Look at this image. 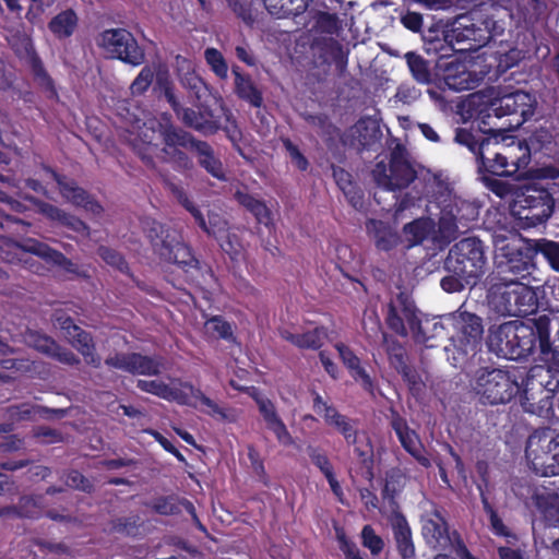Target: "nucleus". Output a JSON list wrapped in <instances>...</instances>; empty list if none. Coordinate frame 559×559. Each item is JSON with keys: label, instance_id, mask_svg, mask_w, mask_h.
<instances>
[{"label": "nucleus", "instance_id": "obj_1", "mask_svg": "<svg viewBox=\"0 0 559 559\" xmlns=\"http://www.w3.org/2000/svg\"><path fill=\"white\" fill-rule=\"evenodd\" d=\"M454 140L474 153L481 176L509 177L527 166L525 154H519L522 142L506 143L498 135L483 136L465 128L456 129Z\"/></svg>", "mask_w": 559, "mask_h": 559}, {"label": "nucleus", "instance_id": "obj_2", "mask_svg": "<svg viewBox=\"0 0 559 559\" xmlns=\"http://www.w3.org/2000/svg\"><path fill=\"white\" fill-rule=\"evenodd\" d=\"M486 263L484 246L479 239H461L451 247L444 259L443 269L448 275L441 280V288L453 294L466 287H475L485 274Z\"/></svg>", "mask_w": 559, "mask_h": 559}, {"label": "nucleus", "instance_id": "obj_3", "mask_svg": "<svg viewBox=\"0 0 559 559\" xmlns=\"http://www.w3.org/2000/svg\"><path fill=\"white\" fill-rule=\"evenodd\" d=\"M485 300L490 318H525L535 314L539 308L534 287L507 277L487 278Z\"/></svg>", "mask_w": 559, "mask_h": 559}, {"label": "nucleus", "instance_id": "obj_4", "mask_svg": "<svg viewBox=\"0 0 559 559\" xmlns=\"http://www.w3.org/2000/svg\"><path fill=\"white\" fill-rule=\"evenodd\" d=\"M451 318L455 333L450 337V345L445 347L448 360L453 367L464 369L481 344L483 318L464 310L463 306Z\"/></svg>", "mask_w": 559, "mask_h": 559}, {"label": "nucleus", "instance_id": "obj_5", "mask_svg": "<svg viewBox=\"0 0 559 559\" xmlns=\"http://www.w3.org/2000/svg\"><path fill=\"white\" fill-rule=\"evenodd\" d=\"M417 312L413 299L406 293L401 292L389 302L385 321L392 331L402 336L407 335L405 324H408L417 343L425 344L426 347H435L436 344L431 341L438 333L443 332V325L428 320L423 323Z\"/></svg>", "mask_w": 559, "mask_h": 559}, {"label": "nucleus", "instance_id": "obj_6", "mask_svg": "<svg viewBox=\"0 0 559 559\" xmlns=\"http://www.w3.org/2000/svg\"><path fill=\"white\" fill-rule=\"evenodd\" d=\"M469 386L483 405L507 404L520 390L516 380L508 370L493 367L478 368L469 381Z\"/></svg>", "mask_w": 559, "mask_h": 559}, {"label": "nucleus", "instance_id": "obj_7", "mask_svg": "<svg viewBox=\"0 0 559 559\" xmlns=\"http://www.w3.org/2000/svg\"><path fill=\"white\" fill-rule=\"evenodd\" d=\"M372 178L378 187L388 191H402L411 186L417 171L407 148L396 140L390 146L389 163L379 162L372 169Z\"/></svg>", "mask_w": 559, "mask_h": 559}, {"label": "nucleus", "instance_id": "obj_8", "mask_svg": "<svg viewBox=\"0 0 559 559\" xmlns=\"http://www.w3.org/2000/svg\"><path fill=\"white\" fill-rule=\"evenodd\" d=\"M156 131L163 143L160 160L171 165L179 173L192 170L193 160L183 150L192 151L194 135L174 124L170 116L167 114H164L157 121Z\"/></svg>", "mask_w": 559, "mask_h": 559}, {"label": "nucleus", "instance_id": "obj_9", "mask_svg": "<svg viewBox=\"0 0 559 559\" xmlns=\"http://www.w3.org/2000/svg\"><path fill=\"white\" fill-rule=\"evenodd\" d=\"M525 456L536 475H559V435L550 428L535 430L527 439Z\"/></svg>", "mask_w": 559, "mask_h": 559}, {"label": "nucleus", "instance_id": "obj_10", "mask_svg": "<svg viewBox=\"0 0 559 559\" xmlns=\"http://www.w3.org/2000/svg\"><path fill=\"white\" fill-rule=\"evenodd\" d=\"M97 45L112 58H117L133 67L145 60L144 50L139 46L134 36L124 28L106 29L96 39Z\"/></svg>", "mask_w": 559, "mask_h": 559}, {"label": "nucleus", "instance_id": "obj_11", "mask_svg": "<svg viewBox=\"0 0 559 559\" xmlns=\"http://www.w3.org/2000/svg\"><path fill=\"white\" fill-rule=\"evenodd\" d=\"M535 104L536 99L532 94L518 90L492 100L490 110L498 118L512 116L513 120L509 126L520 127L534 115Z\"/></svg>", "mask_w": 559, "mask_h": 559}, {"label": "nucleus", "instance_id": "obj_12", "mask_svg": "<svg viewBox=\"0 0 559 559\" xmlns=\"http://www.w3.org/2000/svg\"><path fill=\"white\" fill-rule=\"evenodd\" d=\"M516 204L527 213L523 216L533 225L546 222L554 210V199L549 191L538 185H526L520 189Z\"/></svg>", "mask_w": 559, "mask_h": 559}, {"label": "nucleus", "instance_id": "obj_13", "mask_svg": "<svg viewBox=\"0 0 559 559\" xmlns=\"http://www.w3.org/2000/svg\"><path fill=\"white\" fill-rule=\"evenodd\" d=\"M105 365L131 374L158 376L164 368V359L160 356L117 352L105 359Z\"/></svg>", "mask_w": 559, "mask_h": 559}, {"label": "nucleus", "instance_id": "obj_14", "mask_svg": "<svg viewBox=\"0 0 559 559\" xmlns=\"http://www.w3.org/2000/svg\"><path fill=\"white\" fill-rule=\"evenodd\" d=\"M484 25V20L476 21L471 14H461L451 23L445 39L451 43L471 41L465 49H477L489 43V33Z\"/></svg>", "mask_w": 559, "mask_h": 559}, {"label": "nucleus", "instance_id": "obj_15", "mask_svg": "<svg viewBox=\"0 0 559 559\" xmlns=\"http://www.w3.org/2000/svg\"><path fill=\"white\" fill-rule=\"evenodd\" d=\"M46 170L51 175L58 185L62 198L75 206H81L93 215H100L104 207L96 201L85 189L80 187L74 180L68 179L66 176L59 175L50 167Z\"/></svg>", "mask_w": 559, "mask_h": 559}, {"label": "nucleus", "instance_id": "obj_16", "mask_svg": "<svg viewBox=\"0 0 559 559\" xmlns=\"http://www.w3.org/2000/svg\"><path fill=\"white\" fill-rule=\"evenodd\" d=\"M514 336H516L515 320L491 324L488 328L487 336L489 350L495 353L498 357L514 360Z\"/></svg>", "mask_w": 559, "mask_h": 559}, {"label": "nucleus", "instance_id": "obj_17", "mask_svg": "<svg viewBox=\"0 0 559 559\" xmlns=\"http://www.w3.org/2000/svg\"><path fill=\"white\" fill-rule=\"evenodd\" d=\"M24 199L32 203L45 217L50 221L58 222L60 225L69 228L70 230L78 233L84 237H90L91 229L81 218L70 214L62 209L39 200L33 195H25Z\"/></svg>", "mask_w": 559, "mask_h": 559}, {"label": "nucleus", "instance_id": "obj_18", "mask_svg": "<svg viewBox=\"0 0 559 559\" xmlns=\"http://www.w3.org/2000/svg\"><path fill=\"white\" fill-rule=\"evenodd\" d=\"M380 135L381 132L376 121L370 118H361L344 133L342 142L344 145L360 151L376 143Z\"/></svg>", "mask_w": 559, "mask_h": 559}, {"label": "nucleus", "instance_id": "obj_19", "mask_svg": "<svg viewBox=\"0 0 559 559\" xmlns=\"http://www.w3.org/2000/svg\"><path fill=\"white\" fill-rule=\"evenodd\" d=\"M391 427L399 437L402 447L416 459V461L424 467L430 466V460L423 455L421 443L417 433L411 429L406 420L401 417L396 412H392Z\"/></svg>", "mask_w": 559, "mask_h": 559}, {"label": "nucleus", "instance_id": "obj_20", "mask_svg": "<svg viewBox=\"0 0 559 559\" xmlns=\"http://www.w3.org/2000/svg\"><path fill=\"white\" fill-rule=\"evenodd\" d=\"M177 118L186 128L195 130L205 136L213 135L221 129V124L214 119L211 109L194 110L190 107H183Z\"/></svg>", "mask_w": 559, "mask_h": 559}, {"label": "nucleus", "instance_id": "obj_21", "mask_svg": "<svg viewBox=\"0 0 559 559\" xmlns=\"http://www.w3.org/2000/svg\"><path fill=\"white\" fill-rule=\"evenodd\" d=\"M403 234L408 247L424 245L427 249H438L435 248V222L429 217L417 218L406 224Z\"/></svg>", "mask_w": 559, "mask_h": 559}, {"label": "nucleus", "instance_id": "obj_22", "mask_svg": "<svg viewBox=\"0 0 559 559\" xmlns=\"http://www.w3.org/2000/svg\"><path fill=\"white\" fill-rule=\"evenodd\" d=\"M556 151L557 142L552 133L546 128H539L528 136L525 141V145L522 144V151H519V154H525L528 163L532 154H540L550 157Z\"/></svg>", "mask_w": 559, "mask_h": 559}, {"label": "nucleus", "instance_id": "obj_23", "mask_svg": "<svg viewBox=\"0 0 559 559\" xmlns=\"http://www.w3.org/2000/svg\"><path fill=\"white\" fill-rule=\"evenodd\" d=\"M8 420L13 424L35 420L36 418H50L49 415H56L57 417H63L66 414L64 409L61 408H48L40 405H34L31 403H22L19 405H11L5 409Z\"/></svg>", "mask_w": 559, "mask_h": 559}, {"label": "nucleus", "instance_id": "obj_24", "mask_svg": "<svg viewBox=\"0 0 559 559\" xmlns=\"http://www.w3.org/2000/svg\"><path fill=\"white\" fill-rule=\"evenodd\" d=\"M192 152H194L198 164L212 177L225 181L226 174L219 157L216 156L214 148L205 141L194 136Z\"/></svg>", "mask_w": 559, "mask_h": 559}, {"label": "nucleus", "instance_id": "obj_25", "mask_svg": "<svg viewBox=\"0 0 559 559\" xmlns=\"http://www.w3.org/2000/svg\"><path fill=\"white\" fill-rule=\"evenodd\" d=\"M514 360L526 358L536 353L537 329L532 320L523 322L515 320Z\"/></svg>", "mask_w": 559, "mask_h": 559}, {"label": "nucleus", "instance_id": "obj_26", "mask_svg": "<svg viewBox=\"0 0 559 559\" xmlns=\"http://www.w3.org/2000/svg\"><path fill=\"white\" fill-rule=\"evenodd\" d=\"M423 536L433 549H447L451 546L448 523L438 512L424 522Z\"/></svg>", "mask_w": 559, "mask_h": 559}, {"label": "nucleus", "instance_id": "obj_27", "mask_svg": "<svg viewBox=\"0 0 559 559\" xmlns=\"http://www.w3.org/2000/svg\"><path fill=\"white\" fill-rule=\"evenodd\" d=\"M185 383L180 382L178 388H174L159 380H138L136 388L143 392L182 405L183 403H190L187 397L188 389L185 388Z\"/></svg>", "mask_w": 559, "mask_h": 559}, {"label": "nucleus", "instance_id": "obj_28", "mask_svg": "<svg viewBox=\"0 0 559 559\" xmlns=\"http://www.w3.org/2000/svg\"><path fill=\"white\" fill-rule=\"evenodd\" d=\"M17 247L25 252L33 253L48 263L57 266H61L69 271L73 266V263L62 252L50 248L47 243L38 241L33 238H28L17 243Z\"/></svg>", "mask_w": 559, "mask_h": 559}, {"label": "nucleus", "instance_id": "obj_29", "mask_svg": "<svg viewBox=\"0 0 559 559\" xmlns=\"http://www.w3.org/2000/svg\"><path fill=\"white\" fill-rule=\"evenodd\" d=\"M537 329V347L538 359L546 364L559 362V353L552 347L549 337L550 318L547 314H542L532 320Z\"/></svg>", "mask_w": 559, "mask_h": 559}, {"label": "nucleus", "instance_id": "obj_30", "mask_svg": "<svg viewBox=\"0 0 559 559\" xmlns=\"http://www.w3.org/2000/svg\"><path fill=\"white\" fill-rule=\"evenodd\" d=\"M69 343L83 356L85 362L94 368L102 365L100 357L96 354L93 336L82 328H73L72 333L66 337Z\"/></svg>", "mask_w": 559, "mask_h": 559}, {"label": "nucleus", "instance_id": "obj_31", "mask_svg": "<svg viewBox=\"0 0 559 559\" xmlns=\"http://www.w3.org/2000/svg\"><path fill=\"white\" fill-rule=\"evenodd\" d=\"M257 402L259 411L266 423V427L274 432L278 442L284 445L293 444V438L285 424L277 415L274 404L267 399H260Z\"/></svg>", "mask_w": 559, "mask_h": 559}, {"label": "nucleus", "instance_id": "obj_32", "mask_svg": "<svg viewBox=\"0 0 559 559\" xmlns=\"http://www.w3.org/2000/svg\"><path fill=\"white\" fill-rule=\"evenodd\" d=\"M231 71L235 76L234 91L236 95L255 108L261 107L263 104V96L261 91L255 86L251 76L241 73L238 66H234Z\"/></svg>", "mask_w": 559, "mask_h": 559}, {"label": "nucleus", "instance_id": "obj_33", "mask_svg": "<svg viewBox=\"0 0 559 559\" xmlns=\"http://www.w3.org/2000/svg\"><path fill=\"white\" fill-rule=\"evenodd\" d=\"M389 522L393 531V538L399 555L414 552L415 545L413 543L412 530L406 518L401 512H392L389 515Z\"/></svg>", "mask_w": 559, "mask_h": 559}, {"label": "nucleus", "instance_id": "obj_34", "mask_svg": "<svg viewBox=\"0 0 559 559\" xmlns=\"http://www.w3.org/2000/svg\"><path fill=\"white\" fill-rule=\"evenodd\" d=\"M166 249H163L159 258L166 262L175 263L186 271L197 269L199 261L193 257L191 249L178 241L176 237L170 241Z\"/></svg>", "mask_w": 559, "mask_h": 559}, {"label": "nucleus", "instance_id": "obj_35", "mask_svg": "<svg viewBox=\"0 0 559 559\" xmlns=\"http://www.w3.org/2000/svg\"><path fill=\"white\" fill-rule=\"evenodd\" d=\"M460 233L457 218L452 211L442 212L438 227L435 225V248L442 250L456 239Z\"/></svg>", "mask_w": 559, "mask_h": 559}, {"label": "nucleus", "instance_id": "obj_36", "mask_svg": "<svg viewBox=\"0 0 559 559\" xmlns=\"http://www.w3.org/2000/svg\"><path fill=\"white\" fill-rule=\"evenodd\" d=\"M143 230L151 241L154 252L158 255H160L163 249L170 246V241L175 238L168 228L152 218L143 221Z\"/></svg>", "mask_w": 559, "mask_h": 559}, {"label": "nucleus", "instance_id": "obj_37", "mask_svg": "<svg viewBox=\"0 0 559 559\" xmlns=\"http://www.w3.org/2000/svg\"><path fill=\"white\" fill-rule=\"evenodd\" d=\"M412 78L419 84L430 85L433 82V73L429 62L415 51L404 55Z\"/></svg>", "mask_w": 559, "mask_h": 559}, {"label": "nucleus", "instance_id": "obj_38", "mask_svg": "<svg viewBox=\"0 0 559 559\" xmlns=\"http://www.w3.org/2000/svg\"><path fill=\"white\" fill-rule=\"evenodd\" d=\"M235 200L246 207L259 223L267 225L271 219V213L263 201L255 199L246 191L237 190L234 194Z\"/></svg>", "mask_w": 559, "mask_h": 559}, {"label": "nucleus", "instance_id": "obj_39", "mask_svg": "<svg viewBox=\"0 0 559 559\" xmlns=\"http://www.w3.org/2000/svg\"><path fill=\"white\" fill-rule=\"evenodd\" d=\"M187 390V397L190 403H183L182 405L198 407V401L206 406L209 409L204 411L211 416H216L219 419H227L226 412L219 407L213 400L203 394L200 389L194 388L191 383H185Z\"/></svg>", "mask_w": 559, "mask_h": 559}, {"label": "nucleus", "instance_id": "obj_40", "mask_svg": "<svg viewBox=\"0 0 559 559\" xmlns=\"http://www.w3.org/2000/svg\"><path fill=\"white\" fill-rule=\"evenodd\" d=\"M78 25V16L73 10H66L57 14L48 24V28L58 38L70 37Z\"/></svg>", "mask_w": 559, "mask_h": 559}, {"label": "nucleus", "instance_id": "obj_41", "mask_svg": "<svg viewBox=\"0 0 559 559\" xmlns=\"http://www.w3.org/2000/svg\"><path fill=\"white\" fill-rule=\"evenodd\" d=\"M512 12L511 10L497 11V14H491L484 19V27L488 31L489 41L501 37L507 27L511 25Z\"/></svg>", "mask_w": 559, "mask_h": 559}, {"label": "nucleus", "instance_id": "obj_42", "mask_svg": "<svg viewBox=\"0 0 559 559\" xmlns=\"http://www.w3.org/2000/svg\"><path fill=\"white\" fill-rule=\"evenodd\" d=\"M22 338L28 347H33L47 356H49L52 348H56V341L52 337L33 329H26L22 333Z\"/></svg>", "mask_w": 559, "mask_h": 559}, {"label": "nucleus", "instance_id": "obj_43", "mask_svg": "<svg viewBox=\"0 0 559 559\" xmlns=\"http://www.w3.org/2000/svg\"><path fill=\"white\" fill-rule=\"evenodd\" d=\"M267 12L278 19L287 17L290 15H300L307 11L297 7L295 0H262Z\"/></svg>", "mask_w": 559, "mask_h": 559}, {"label": "nucleus", "instance_id": "obj_44", "mask_svg": "<svg viewBox=\"0 0 559 559\" xmlns=\"http://www.w3.org/2000/svg\"><path fill=\"white\" fill-rule=\"evenodd\" d=\"M179 500L175 495L159 496L144 504L159 515H178L181 512Z\"/></svg>", "mask_w": 559, "mask_h": 559}, {"label": "nucleus", "instance_id": "obj_45", "mask_svg": "<svg viewBox=\"0 0 559 559\" xmlns=\"http://www.w3.org/2000/svg\"><path fill=\"white\" fill-rule=\"evenodd\" d=\"M181 85L190 92V95L198 102L210 95L207 84L199 76L195 71L179 78Z\"/></svg>", "mask_w": 559, "mask_h": 559}, {"label": "nucleus", "instance_id": "obj_46", "mask_svg": "<svg viewBox=\"0 0 559 559\" xmlns=\"http://www.w3.org/2000/svg\"><path fill=\"white\" fill-rule=\"evenodd\" d=\"M16 504L21 519H37L44 508L43 496L24 495Z\"/></svg>", "mask_w": 559, "mask_h": 559}, {"label": "nucleus", "instance_id": "obj_47", "mask_svg": "<svg viewBox=\"0 0 559 559\" xmlns=\"http://www.w3.org/2000/svg\"><path fill=\"white\" fill-rule=\"evenodd\" d=\"M321 50L341 69L346 67L347 58L342 44L332 38H323L319 41Z\"/></svg>", "mask_w": 559, "mask_h": 559}, {"label": "nucleus", "instance_id": "obj_48", "mask_svg": "<svg viewBox=\"0 0 559 559\" xmlns=\"http://www.w3.org/2000/svg\"><path fill=\"white\" fill-rule=\"evenodd\" d=\"M328 337V332L324 328H316L305 333H298V343L296 347L301 349H319L324 340Z\"/></svg>", "mask_w": 559, "mask_h": 559}, {"label": "nucleus", "instance_id": "obj_49", "mask_svg": "<svg viewBox=\"0 0 559 559\" xmlns=\"http://www.w3.org/2000/svg\"><path fill=\"white\" fill-rule=\"evenodd\" d=\"M313 19L316 20V29L323 34H337L342 29L340 19L336 14L324 11L316 12Z\"/></svg>", "mask_w": 559, "mask_h": 559}, {"label": "nucleus", "instance_id": "obj_50", "mask_svg": "<svg viewBox=\"0 0 559 559\" xmlns=\"http://www.w3.org/2000/svg\"><path fill=\"white\" fill-rule=\"evenodd\" d=\"M384 342L390 365L395 370H399L400 368H403L404 366L408 365L406 350L400 342H397L396 340H388L385 336Z\"/></svg>", "mask_w": 559, "mask_h": 559}, {"label": "nucleus", "instance_id": "obj_51", "mask_svg": "<svg viewBox=\"0 0 559 559\" xmlns=\"http://www.w3.org/2000/svg\"><path fill=\"white\" fill-rule=\"evenodd\" d=\"M204 58L211 70L223 80L228 76L227 62L219 50L216 48H206L204 51Z\"/></svg>", "mask_w": 559, "mask_h": 559}, {"label": "nucleus", "instance_id": "obj_52", "mask_svg": "<svg viewBox=\"0 0 559 559\" xmlns=\"http://www.w3.org/2000/svg\"><path fill=\"white\" fill-rule=\"evenodd\" d=\"M481 180L485 183V186L499 198H507L513 195L518 198L519 188L515 185L489 177L488 175L483 176Z\"/></svg>", "mask_w": 559, "mask_h": 559}, {"label": "nucleus", "instance_id": "obj_53", "mask_svg": "<svg viewBox=\"0 0 559 559\" xmlns=\"http://www.w3.org/2000/svg\"><path fill=\"white\" fill-rule=\"evenodd\" d=\"M536 252L540 253L559 272V242L542 239L536 242Z\"/></svg>", "mask_w": 559, "mask_h": 559}, {"label": "nucleus", "instance_id": "obj_54", "mask_svg": "<svg viewBox=\"0 0 559 559\" xmlns=\"http://www.w3.org/2000/svg\"><path fill=\"white\" fill-rule=\"evenodd\" d=\"M97 254L109 265L116 267L117 270H119L121 273H129V266H128V263L126 262L124 258L122 257V254L120 252H118L117 250L112 249V248H109V247H106V246H100L98 249H97Z\"/></svg>", "mask_w": 559, "mask_h": 559}, {"label": "nucleus", "instance_id": "obj_55", "mask_svg": "<svg viewBox=\"0 0 559 559\" xmlns=\"http://www.w3.org/2000/svg\"><path fill=\"white\" fill-rule=\"evenodd\" d=\"M140 516L131 515L117 518L110 521V533H119L124 535H133L138 531Z\"/></svg>", "mask_w": 559, "mask_h": 559}, {"label": "nucleus", "instance_id": "obj_56", "mask_svg": "<svg viewBox=\"0 0 559 559\" xmlns=\"http://www.w3.org/2000/svg\"><path fill=\"white\" fill-rule=\"evenodd\" d=\"M362 545L368 548L372 555H379L384 547L383 539L376 534L370 525H365L361 531Z\"/></svg>", "mask_w": 559, "mask_h": 559}, {"label": "nucleus", "instance_id": "obj_57", "mask_svg": "<svg viewBox=\"0 0 559 559\" xmlns=\"http://www.w3.org/2000/svg\"><path fill=\"white\" fill-rule=\"evenodd\" d=\"M228 222L219 214L211 212L207 215V230H204L209 236L214 238L222 237L228 231Z\"/></svg>", "mask_w": 559, "mask_h": 559}, {"label": "nucleus", "instance_id": "obj_58", "mask_svg": "<svg viewBox=\"0 0 559 559\" xmlns=\"http://www.w3.org/2000/svg\"><path fill=\"white\" fill-rule=\"evenodd\" d=\"M154 72L150 67L142 68L141 72L132 82L130 90L132 95H141L147 91L152 84Z\"/></svg>", "mask_w": 559, "mask_h": 559}, {"label": "nucleus", "instance_id": "obj_59", "mask_svg": "<svg viewBox=\"0 0 559 559\" xmlns=\"http://www.w3.org/2000/svg\"><path fill=\"white\" fill-rule=\"evenodd\" d=\"M205 329L213 336L221 338H229L233 335L230 324L219 317H213L206 321Z\"/></svg>", "mask_w": 559, "mask_h": 559}, {"label": "nucleus", "instance_id": "obj_60", "mask_svg": "<svg viewBox=\"0 0 559 559\" xmlns=\"http://www.w3.org/2000/svg\"><path fill=\"white\" fill-rule=\"evenodd\" d=\"M306 451L311 462L323 473L324 476H328L333 472L329 457L322 451L312 445H308Z\"/></svg>", "mask_w": 559, "mask_h": 559}, {"label": "nucleus", "instance_id": "obj_61", "mask_svg": "<svg viewBox=\"0 0 559 559\" xmlns=\"http://www.w3.org/2000/svg\"><path fill=\"white\" fill-rule=\"evenodd\" d=\"M229 8L233 12L241 19V21L248 25L252 26L255 22V19L251 12L250 4L246 0H227Z\"/></svg>", "mask_w": 559, "mask_h": 559}, {"label": "nucleus", "instance_id": "obj_62", "mask_svg": "<svg viewBox=\"0 0 559 559\" xmlns=\"http://www.w3.org/2000/svg\"><path fill=\"white\" fill-rule=\"evenodd\" d=\"M67 486L83 491V492H92L94 490L93 484L86 478L83 474L78 471L69 472L66 480Z\"/></svg>", "mask_w": 559, "mask_h": 559}, {"label": "nucleus", "instance_id": "obj_63", "mask_svg": "<svg viewBox=\"0 0 559 559\" xmlns=\"http://www.w3.org/2000/svg\"><path fill=\"white\" fill-rule=\"evenodd\" d=\"M49 357L57 359L59 362L68 366H78L81 364V359L70 349L60 346L56 342V348H52Z\"/></svg>", "mask_w": 559, "mask_h": 559}, {"label": "nucleus", "instance_id": "obj_64", "mask_svg": "<svg viewBox=\"0 0 559 559\" xmlns=\"http://www.w3.org/2000/svg\"><path fill=\"white\" fill-rule=\"evenodd\" d=\"M283 145L286 152L288 153L292 163L299 170H306L308 168L309 163L307 158L304 156V154L299 151L297 145H295L289 139H284Z\"/></svg>", "mask_w": 559, "mask_h": 559}]
</instances>
